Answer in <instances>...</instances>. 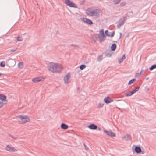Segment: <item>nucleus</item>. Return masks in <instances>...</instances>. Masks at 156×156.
Instances as JSON below:
<instances>
[{"label": "nucleus", "mask_w": 156, "mask_h": 156, "mask_svg": "<svg viewBox=\"0 0 156 156\" xmlns=\"http://www.w3.org/2000/svg\"><path fill=\"white\" fill-rule=\"evenodd\" d=\"M9 136L10 137H12V138H13V139H16V138L13 137V136H12V135H10V134H9Z\"/></svg>", "instance_id": "4c0bfd02"}, {"label": "nucleus", "mask_w": 156, "mask_h": 156, "mask_svg": "<svg viewBox=\"0 0 156 156\" xmlns=\"http://www.w3.org/2000/svg\"><path fill=\"white\" fill-rule=\"evenodd\" d=\"M61 127L64 129H66L68 128V126L64 123H62L61 125Z\"/></svg>", "instance_id": "a211bd4d"}, {"label": "nucleus", "mask_w": 156, "mask_h": 156, "mask_svg": "<svg viewBox=\"0 0 156 156\" xmlns=\"http://www.w3.org/2000/svg\"><path fill=\"white\" fill-rule=\"evenodd\" d=\"M0 66L2 67H4L5 66V62L4 61L1 62L0 63Z\"/></svg>", "instance_id": "a878e982"}, {"label": "nucleus", "mask_w": 156, "mask_h": 156, "mask_svg": "<svg viewBox=\"0 0 156 156\" xmlns=\"http://www.w3.org/2000/svg\"><path fill=\"white\" fill-rule=\"evenodd\" d=\"M55 69L56 70L54 71V73H59L61 72L63 68L62 65L58 63H55Z\"/></svg>", "instance_id": "7ed1b4c3"}, {"label": "nucleus", "mask_w": 156, "mask_h": 156, "mask_svg": "<svg viewBox=\"0 0 156 156\" xmlns=\"http://www.w3.org/2000/svg\"><path fill=\"white\" fill-rule=\"evenodd\" d=\"M65 3L67 5L70 7L77 8V6L74 3L70 1L69 0H65Z\"/></svg>", "instance_id": "20e7f679"}, {"label": "nucleus", "mask_w": 156, "mask_h": 156, "mask_svg": "<svg viewBox=\"0 0 156 156\" xmlns=\"http://www.w3.org/2000/svg\"><path fill=\"white\" fill-rule=\"evenodd\" d=\"M17 48H16L15 49H11L10 50V52H14L17 49Z\"/></svg>", "instance_id": "e433bc0d"}, {"label": "nucleus", "mask_w": 156, "mask_h": 156, "mask_svg": "<svg viewBox=\"0 0 156 156\" xmlns=\"http://www.w3.org/2000/svg\"><path fill=\"white\" fill-rule=\"evenodd\" d=\"M121 0H113V1L115 4H117L120 2Z\"/></svg>", "instance_id": "bb28decb"}, {"label": "nucleus", "mask_w": 156, "mask_h": 156, "mask_svg": "<svg viewBox=\"0 0 156 156\" xmlns=\"http://www.w3.org/2000/svg\"><path fill=\"white\" fill-rule=\"evenodd\" d=\"M136 79L135 78L131 80L129 82V83H128V85H129L133 83L134 82V81H136Z\"/></svg>", "instance_id": "5701e85b"}, {"label": "nucleus", "mask_w": 156, "mask_h": 156, "mask_svg": "<svg viewBox=\"0 0 156 156\" xmlns=\"http://www.w3.org/2000/svg\"><path fill=\"white\" fill-rule=\"evenodd\" d=\"M104 132L107 135L111 137H113L115 136V134L113 132L108 131L106 130H104Z\"/></svg>", "instance_id": "0eeeda50"}, {"label": "nucleus", "mask_w": 156, "mask_h": 156, "mask_svg": "<svg viewBox=\"0 0 156 156\" xmlns=\"http://www.w3.org/2000/svg\"><path fill=\"white\" fill-rule=\"evenodd\" d=\"M71 46H77L76 45H74L73 44H71Z\"/></svg>", "instance_id": "a19ab883"}, {"label": "nucleus", "mask_w": 156, "mask_h": 156, "mask_svg": "<svg viewBox=\"0 0 156 156\" xmlns=\"http://www.w3.org/2000/svg\"><path fill=\"white\" fill-rule=\"evenodd\" d=\"M70 75L69 73H67L64 78V83H68L70 82Z\"/></svg>", "instance_id": "423d86ee"}, {"label": "nucleus", "mask_w": 156, "mask_h": 156, "mask_svg": "<svg viewBox=\"0 0 156 156\" xmlns=\"http://www.w3.org/2000/svg\"><path fill=\"white\" fill-rule=\"evenodd\" d=\"M126 4V3L125 2H121L120 4V5L121 6H124V5H125Z\"/></svg>", "instance_id": "72a5a7b5"}, {"label": "nucleus", "mask_w": 156, "mask_h": 156, "mask_svg": "<svg viewBox=\"0 0 156 156\" xmlns=\"http://www.w3.org/2000/svg\"><path fill=\"white\" fill-rule=\"evenodd\" d=\"M103 59V56L102 55L99 56L98 57V61L100 62Z\"/></svg>", "instance_id": "b1692460"}, {"label": "nucleus", "mask_w": 156, "mask_h": 156, "mask_svg": "<svg viewBox=\"0 0 156 156\" xmlns=\"http://www.w3.org/2000/svg\"><path fill=\"white\" fill-rule=\"evenodd\" d=\"M125 21V20H124L122 21H119V24H117V26L118 28H119L121 26L123 25L124 24Z\"/></svg>", "instance_id": "f3484780"}, {"label": "nucleus", "mask_w": 156, "mask_h": 156, "mask_svg": "<svg viewBox=\"0 0 156 156\" xmlns=\"http://www.w3.org/2000/svg\"><path fill=\"white\" fill-rule=\"evenodd\" d=\"M100 10L97 9L91 8L88 9L86 11V13L87 15L90 16H96L99 17L100 16Z\"/></svg>", "instance_id": "f257e3e1"}, {"label": "nucleus", "mask_w": 156, "mask_h": 156, "mask_svg": "<svg viewBox=\"0 0 156 156\" xmlns=\"http://www.w3.org/2000/svg\"><path fill=\"white\" fill-rule=\"evenodd\" d=\"M81 20L84 23L88 24L91 25L93 24V22L91 20L87 18H83L81 19Z\"/></svg>", "instance_id": "9d476101"}, {"label": "nucleus", "mask_w": 156, "mask_h": 156, "mask_svg": "<svg viewBox=\"0 0 156 156\" xmlns=\"http://www.w3.org/2000/svg\"><path fill=\"white\" fill-rule=\"evenodd\" d=\"M121 35H122V33H120V36H121Z\"/></svg>", "instance_id": "37998d69"}, {"label": "nucleus", "mask_w": 156, "mask_h": 156, "mask_svg": "<svg viewBox=\"0 0 156 156\" xmlns=\"http://www.w3.org/2000/svg\"><path fill=\"white\" fill-rule=\"evenodd\" d=\"M125 58V54H124L122 56V57L121 58H119L118 59V61L119 63H122L123 59H124Z\"/></svg>", "instance_id": "6ab92c4d"}, {"label": "nucleus", "mask_w": 156, "mask_h": 156, "mask_svg": "<svg viewBox=\"0 0 156 156\" xmlns=\"http://www.w3.org/2000/svg\"><path fill=\"white\" fill-rule=\"evenodd\" d=\"M122 139L125 141H128L131 140V135L129 134H127L122 137Z\"/></svg>", "instance_id": "9b49d317"}, {"label": "nucleus", "mask_w": 156, "mask_h": 156, "mask_svg": "<svg viewBox=\"0 0 156 156\" xmlns=\"http://www.w3.org/2000/svg\"><path fill=\"white\" fill-rule=\"evenodd\" d=\"M100 34L101 36L102 37V38H101L100 39V42H101L103 41L106 38V36L104 34L103 29H101L100 31Z\"/></svg>", "instance_id": "6e6552de"}, {"label": "nucleus", "mask_w": 156, "mask_h": 156, "mask_svg": "<svg viewBox=\"0 0 156 156\" xmlns=\"http://www.w3.org/2000/svg\"><path fill=\"white\" fill-rule=\"evenodd\" d=\"M18 66L19 67L23 66V62H19L18 64Z\"/></svg>", "instance_id": "f704fd0d"}, {"label": "nucleus", "mask_w": 156, "mask_h": 156, "mask_svg": "<svg viewBox=\"0 0 156 156\" xmlns=\"http://www.w3.org/2000/svg\"><path fill=\"white\" fill-rule=\"evenodd\" d=\"M55 67V63H51L48 65V70L51 72L54 73V71L56 70Z\"/></svg>", "instance_id": "39448f33"}, {"label": "nucleus", "mask_w": 156, "mask_h": 156, "mask_svg": "<svg viewBox=\"0 0 156 156\" xmlns=\"http://www.w3.org/2000/svg\"><path fill=\"white\" fill-rule=\"evenodd\" d=\"M21 120V123H25L26 122H28L30 121V119L29 117L26 115L23 116L22 115H19L17 116Z\"/></svg>", "instance_id": "f03ea898"}, {"label": "nucleus", "mask_w": 156, "mask_h": 156, "mask_svg": "<svg viewBox=\"0 0 156 156\" xmlns=\"http://www.w3.org/2000/svg\"><path fill=\"white\" fill-rule=\"evenodd\" d=\"M113 100L109 97H107L104 99V102L106 104H108L113 102Z\"/></svg>", "instance_id": "f8f14e48"}, {"label": "nucleus", "mask_w": 156, "mask_h": 156, "mask_svg": "<svg viewBox=\"0 0 156 156\" xmlns=\"http://www.w3.org/2000/svg\"><path fill=\"white\" fill-rule=\"evenodd\" d=\"M4 105L3 101H0V108L2 107Z\"/></svg>", "instance_id": "c9c22d12"}, {"label": "nucleus", "mask_w": 156, "mask_h": 156, "mask_svg": "<svg viewBox=\"0 0 156 156\" xmlns=\"http://www.w3.org/2000/svg\"><path fill=\"white\" fill-rule=\"evenodd\" d=\"M2 73H0V76L2 75Z\"/></svg>", "instance_id": "c03bdc74"}, {"label": "nucleus", "mask_w": 156, "mask_h": 156, "mask_svg": "<svg viewBox=\"0 0 156 156\" xmlns=\"http://www.w3.org/2000/svg\"><path fill=\"white\" fill-rule=\"evenodd\" d=\"M116 45L115 44H112V46L111 47V49L112 51H115L116 48Z\"/></svg>", "instance_id": "412c9836"}, {"label": "nucleus", "mask_w": 156, "mask_h": 156, "mask_svg": "<svg viewBox=\"0 0 156 156\" xmlns=\"http://www.w3.org/2000/svg\"><path fill=\"white\" fill-rule=\"evenodd\" d=\"M128 36H129V34H128V35H126V37H128Z\"/></svg>", "instance_id": "de8ad7c7"}, {"label": "nucleus", "mask_w": 156, "mask_h": 156, "mask_svg": "<svg viewBox=\"0 0 156 156\" xmlns=\"http://www.w3.org/2000/svg\"><path fill=\"white\" fill-rule=\"evenodd\" d=\"M9 60H12V61L13 62H14V61L13 59H11V58H9V59H8V61H9Z\"/></svg>", "instance_id": "ea45409f"}, {"label": "nucleus", "mask_w": 156, "mask_h": 156, "mask_svg": "<svg viewBox=\"0 0 156 156\" xmlns=\"http://www.w3.org/2000/svg\"><path fill=\"white\" fill-rule=\"evenodd\" d=\"M6 99V96L0 94V99L2 100H5Z\"/></svg>", "instance_id": "aec40b11"}, {"label": "nucleus", "mask_w": 156, "mask_h": 156, "mask_svg": "<svg viewBox=\"0 0 156 156\" xmlns=\"http://www.w3.org/2000/svg\"><path fill=\"white\" fill-rule=\"evenodd\" d=\"M105 33L106 35L108 36L113 37L114 34V31L111 33L109 32L108 30H106L105 31Z\"/></svg>", "instance_id": "2eb2a0df"}, {"label": "nucleus", "mask_w": 156, "mask_h": 156, "mask_svg": "<svg viewBox=\"0 0 156 156\" xmlns=\"http://www.w3.org/2000/svg\"><path fill=\"white\" fill-rule=\"evenodd\" d=\"M98 130L100 131L101 130V129L100 128H98Z\"/></svg>", "instance_id": "79ce46f5"}, {"label": "nucleus", "mask_w": 156, "mask_h": 156, "mask_svg": "<svg viewBox=\"0 0 156 156\" xmlns=\"http://www.w3.org/2000/svg\"><path fill=\"white\" fill-rule=\"evenodd\" d=\"M84 146L85 148L86 149H88V148H87V146L84 143Z\"/></svg>", "instance_id": "58836bf2"}, {"label": "nucleus", "mask_w": 156, "mask_h": 156, "mask_svg": "<svg viewBox=\"0 0 156 156\" xmlns=\"http://www.w3.org/2000/svg\"><path fill=\"white\" fill-rule=\"evenodd\" d=\"M155 68H156V64L152 65L151 67L149 69L150 70H152Z\"/></svg>", "instance_id": "393cba45"}, {"label": "nucleus", "mask_w": 156, "mask_h": 156, "mask_svg": "<svg viewBox=\"0 0 156 156\" xmlns=\"http://www.w3.org/2000/svg\"><path fill=\"white\" fill-rule=\"evenodd\" d=\"M98 126L97 125L93 124L88 126V128L91 129L95 130L97 129Z\"/></svg>", "instance_id": "4468645a"}, {"label": "nucleus", "mask_w": 156, "mask_h": 156, "mask_svg": "<svg viewBox=\"0 0 156 156\" xmlns=\"http://www.w3.org/2000/svg\"><path fill=\"white\" fill-rule=\"evenodd\" d=\"M131 12L132 13H133V12L132 11H131V12Z\"/></svg>", "instance_id": "a18cd8bd"}, {"label": "nucleus", "mask_w": 156, "mask_h": 156, "mask_svg": "<svg viewBox=\"0 0 156 156\" xmlns=\"http://www.w3.org/2000/svg\"><path fill=\"white\" fill-rule=\"evenodd\" d=\"M42 79L41 77H39L32 79V81L34 82L37 83L41 81Z\"/></svg>", "instance_id": "ddd939ff"}, {"label": "nucleus", "mask_w": 156, "mask_h": 156, "mask_svg": "<svg viewBox=\"0 0 156 156\" xmlns=\"http://www.w3.org/2000/svg\"><path fill=\"white\" fill-rule=\"evenodd\" d=\"M17 40L18 41H22V38L21 37L19 36L17 38Z\"/></svg>", "instance_id": "473e14b6"}, {"label": "nucleus", "mask_w": 156, "mask_h": 156, "mask_svg": "<svg viewBox=\"0 0 156 156\" xmlns=\"http://www.w3.org/2000/svg\"><path fill=\"white\" fill-rule=\"evenodd\" d=\"M86 67V66L85 65H81L80 66V69L81 70H82L83 69Z\"/></svg>", "instance_id": "cd10ccee"}, {"label": "nucleus", "mask_w": 156, "mask_h": 156, "mask_svg": "<svg viewBox=\"0 0 156 156\" xmlns=\"http://www.w3.org/2000/svg\"><path fill=\"white\" fill-rule=\"evenodd\" d=\"M95 38L96 40H97L98 39H100L101 38L100 37V36L98 34H96L95 35Z\"/></svg>", "instance_id": "c756f323"}, {"label": "nucleus", "mask_w": 156, "mask_h": 156, "mask_svg": "<svg viewBox=\"0 0 156 156\" xmlns=\"http://www.w3.org/2000/svg\"><path fill=\"white\" fill-rule=\"evenodd\" d=\"M135 151L136 153H139L141 151V149L140 147L138 146H135Z\"/></svg>", "instance_id": "dca6fc26"}, {"label": "nucleus", "mask_w": 156, "mask_h": 156, "mask_svg": "<svg viewBox=\"0 0 156 156\" xmlns=\"http://www.w3.org/2000/svg\"><path fill=\"white\" fill-rule=\"evenodd\" d=\"M142 71L143 70H141L140 72L136 73V77H137L140 76Z\"/></svg>", "instance_id": "2f4dec72"}, {"label": "nucleus", "mask_w": 156, "mask_h": 156, "mask_svg": "<svg viewBox=\"0 0 156 156\" xmlns=\"http://www.w3.org/2000/svg\"><path fill=\"white\" fill-rule=\"evenodd\" d=\"M134 93L133 92V91L130 92H128L127 93H126L125 94V96L126 97L130 96H131Z\"/></svg>", "instance_id": "4be33fe9"}, {"label": "nucleus", "mask_w": 156, "mask_h": 156, "mask_svg": "<svg viewBox=\"0 0 156 156\" xmlns=\"http://www.w3.org/2000/svg\"><path fill=\"white\" fill-rule=\"evenodd\" d=\"M140 87H136L135 89L133 90L132 91L134 93H135L140 88Z\"/></svg>", "instance_id": "c85d7f7f"}, {"label": "nucleus", "mask_w": 156, "mask_h": 156, "mask_svg": "<svg viewBox=\"0 0 156 156\" xmlns=\"http://www.w3.org/2000/svg\"><path fill=\"white\" fill-rule=\"evenodd\" d=\"M5 149L6 150L11 152H16L17 151V150L14 148L10 147L8 145L6 146Z\"/></svg>", "instance_id": "1a4fd4ad"}, {"label": "nucleus", "mask_w": 156, "mask_h": 156, "mask_svg": "<svg viewBox=\"0 0 156 156\" xmlns=\"http://www.w3.org/2000/svg\"><path fill=\"white\" fill-rule=\"evenodd\" d=\"M121 36H119V39H120V38H121Z\"/></svg>", "instance_id": "49530a36"}, {"label": "nucleus", "mask_w": 156, "mask_h": 156, "mask_svg": "<svg viewBox=\"0 0 156 156\" xmlns=\"http://www.w3.org/2000/svg\"><path fill=\"white\" fill-rule=\"evenodd\" d=\"M104 105V104L103 103H99L98 104V107L99 108H100L102 107Z\"/></svg>", "instance_id": "7c9ffc66"}]
</instances>
